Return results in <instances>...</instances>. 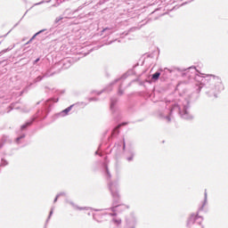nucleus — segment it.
I'll use <instances>...</instances> for the list:
<instances>
[{
  "instance_id": "7",
  "label": "nucleus",
  "mask_w": 228,
  "mask_h": 228,
  "mask_svg": "<svg viewBox=\"0 0 228 228\" xmlns=\"http://www.w3.org/2000/svg\"><path fill=\"white\" fill-rule=\"evenodd\" d=\"M17 140H20V138H18Z\"/></svg>"
},
{
  "instance_id": "2",
  "label": "nucleus",
  "mask_w": 228,
  "mask_h": 228,
  "mask_svg": "<svg viewBox=\"0 0 228 228\" xmlns=\"http://www.w3.org/2000/svg\"><path fill=\"white\" fill-rule=\"evenodd\" d=\"M122 126H127V122H124L119 124L115 129L114 131H118V129H120V127H122Z\"/></svg>"
},
{
  "instance_id": "4",
  "label": "nucleus",
  "mask_w": 228,
  "mask_h": 228,
  "mask_svg": "<svg viewBox=\"0 0 228 228\" xmlns=\"http://www.w3.org/2000/svg\"><path fill=\"white\" fill-rule=\"evenodd\" d=\"M40 34V32H37L36 35H34L33 37H32V38L30 39V40H33L34 38H35V37H37V35H39Z\"/></svg>"
},
{
  "instance_id": "6",
  "label": "nucleus",
  "mask_w": 228,
  "mask_h": 228,
  "mask_svg": "<svg viewBox=\"0 0 228 228\" xmlns=\"http://www.w3.org/2000/svg\"><path fill=\"white\" fill-rule=\"evenodd\" d=\"M123 149H126V142L123 143Z\"/></svg>"
},
{
  "instance_id": "3",
  "label": "nucleus",
  "mask_w": 228,
  "mask_h": 228,
  "mask_svg": "<svg viewBox=\"0 0 228 228\" xmlns=\"http://www.w3.org/2000/svg\"><path fill=\"white\" fill-rule=\"evenodd\" d=\"M70 110H72V107H69L67 109H65L64 110H62V113H69V111H70Z\"/></svg>"
},
{
  "instance_id": "5",
  "label": "nucleus",
  "mask_w": 228,
  "mask_h": 228,
  "mask_svg": "<svg viewBox=\"0 0 228 228\" xmlns=\"http://www.w3.org/2000/svg\"><path fill=\"white\" fill-rule=\"evenodd\" d=\"M40 61V59L36 60L35 63H38Z\"/></svg>"
},
{
  "instance_id": "1",
  "label": "nucleus",
  "mask_w": 228,
  "mask_h": 228,
  "mask_svg": "<svg viewBox=\"0 0 228 228\" xmlns=\"http://www.w3.org/2000/svg\"><path fill=\"white\" fill-rule=\"evenodd\" d=\"M159 76H161V73L156 72L155 74L152 75V79L158 80L159 79Z\"/></svg>"
}]
</instances>
